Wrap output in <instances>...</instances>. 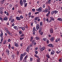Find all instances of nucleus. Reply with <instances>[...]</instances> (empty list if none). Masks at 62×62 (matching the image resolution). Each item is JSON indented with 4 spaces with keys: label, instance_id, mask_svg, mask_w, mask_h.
<instances>
[{
    "label": "nucleus",
    "instance_id": "18",
    "mask_svg": "<svg viewBox=\"0 0 62 62\" xmlns=\"http://www.w3.org/2000/svg\"><path fill=\"white\" fill-rule=\"evenodd\" d=\"M16 20L18 21H20V20H21V19L20 18V17L18 16H17L16 17Z\"/></svg>",
    "mask_w": 62,
    "mask_h": 62
},
{
    "label": "nucleus",
    "instance_id": "47",
    "mask_svg": "<svg viewBox=\"0 0 62 62\" xmlns=\"http://www.w3.org/2000/svg\"><path fill=\"white\" fill-rule=\"evenodd\" d=\"M0 37H3V33L2 32H1V33L0 35Z\"/></svg>",
    "mask_w": 62,
    "mask_h": 62
},
{
    "label": "nucleus",
    "instance_id": "19",
    "mask_svg": "<svg viewBox=\"0 0 62 62\" xmlns=\"http://www.w3.org/2000/svg\"><path fill=\"white\" fill-rule=\"evenodd\" d=\"M35 41H36V39H33V40H32V41H31V42H32V44H34V43L35 42Z\"/></svg>",
    "mask_w": 62,
    "mask_h": 62
},
{
    "label": "nucleus",
    "instance_id": "35",
    "mask_svg": "<svg viewBox=\"0 0 62 62\" xmlns=\"http://www.w3.org/2000/svg\"><path fill=\"white\" fill-rule=\"evenodd\" d=\"M28 58V55H27L25 57H24V59H25L26 60V59Z\"/></svg>",
    "mask_w": 62,
    "mask_h": 62
},
{
    "label": "nucleus",
    "instance_id": "42",
    "mask_svg": "<svg viewBox=\"0 0 62 62\" xmlns=\"http://www.w3.org/2000/svg\"><path fill=\"white\" fill-rule=\"evenodd\" d=\"M22 29L23 31H24L25 30V28L24 27H23L22 28Z\"/></svg>",
    "mask_w": 62,
    "mask_h": 62
},
{
    "label": "nucleus",
    "instance_id": "46",
    "mask_svg": "<svg viewBox=\"0 0 62 62\" xmlns=\"http://www.w3.org/2000/svg\"><path fill=\"white\" fill-rule=\"evenodd\" d=\"M47 8H48V9H49V10H50L51 9L50 8V7L49 6H47Z\"/></svg>",
    "mask_w": 62,
    "mask_h": 62
},
{
    "label": "nucleus",
    "instance_id": "8",
    "mask_svg": "<svg viewBox=\"0 0 62 62\" xmlns=\"http://www.w3.org/2000/svg\"><path fill=\"white\" fill-rule=\"evenodd\" d=\"M6 2V0H2L0 2V4L1 5L5 3Z\"/></svg>",
    "mask_w": 62,
    "mask_h": 62
},
{
    "label": "nucleus",
    "instance_id": "33",
    "mask_svg": "<svg viewBox=\"0 0 62 62\" xmlns=\"http://www.w3.org/2000/svg\"><path fill=\"white\" fill-rule=\"evenodd\" d=\"M23 56H22L21 55H20V61H22V60H23Z\"/></svg>",
    "mask_w": 62,
    "mask_h": 62
},
{
    "label": "nucleus",
    "instance_id": "63",
    "mask_svg": "<svg viewBox=\"0 0 62 62\" xmlns=\"http://www.w3.org/2000/svg\"><path fill=\"white\" fill-rule=\"evenodd\" d=\"M8 48L9 49H10V44H9V46H8Z\"/></svg>",
    "mask_w": 62,
    "mask_h": 62
},
{
    "label": "nucleus",
    "instance_id": "39",
    "mask_svg": "<svg viewBox=\"0 0 62 62\" xmlns=\"http://www.w3.org/2000/svg\"><path fill=\"white\" fill-rule=\"evenodd\" d=\"M32 31H36V28L35 27H34L33 28Z\"/></svg>",
    "mask_w": 62,
    "mask_h": 62
},
{
    "label": "nucleus",
    "instance_id": "17",
    "mask_svg": "<svg viewBox=\"0 0 62 62\" xmlns=\"http://www.w3.org/2000/svg\"><path fill=\"white\" fill-rule=\"evenodd\" d=\"M42 32V27H40L39 30V32L40 33V32Z\"/></svg>",
    "mask_w": 62,
    "mask_h": 62
},
{
    "label": "nucleus",
    "instance_id": "55",
    "mask_svg": "<svg viewBox=\"0 0 62 62\" xmlns=\"http://www.w3.org/2000/svg\"><path fill=\"white\" fill-rule=\"evenodd\" d=\"M24 39V38L23 37H21L20 38V40H23V39Z\"/></svg>",
    "mask_w": 62,
    "mask_h": 62
},
{
    "label": "nucleus",
    "instance_id": "25",
    "mask_svg": "<svg viewBox=\"0 0 62 62\" xmlns=\"http://www.w3.org/2000/svg\"><path fill=\"white\" fill-rule=\"evenodd\" d=\"M8 19V18L7 17H5L3 18V20L4 21H7Z\"/></svg>",
    "mask_w": 62,
    "mask_h": 62
},
{
    "label": "nucleus",
    "instance_id": "1",
    "mask_svg": "<svg viewBox=\"0 0 62 62\" xmlns=\"http://www.w3.org/2000/svg\"><path fill=\"white\" fill-rule=\"evenodd\" d=\"M34 56L35 57H36V58H38V59H37V62H40V58H39V57L36 54H35Z\"/></svg>",
    "mask_w": 62,
    "mask_h": 62
},
{
    "label": "nucleus",
    "instance_id": "57",
    "mask_svg": "<svg viewBox=\"0 0 62 62\" xmlns=\"http://www.w3.org/2000/svg\"><path fill=\"white\" fill-rule=\"evenodd\" d=\"M3 37H1V42L2 41V40H3Z\"/></svg>",
    "mask_w": 62,
    "mask_h": 62
},
{
    "label": "nucleus",
    "instance_id": "60",
    "mask_svg": "<svg viewBox=\"0 0 62 62\" xmlns=\"http://www.w3.org/2000/svg\"><path fill=\"white\" fill-rule=\"evenodd\" d=\"M9 34L10 36H12V34L10 32Z\"/></svg>",
    "mask_w": 62,
    "mask_h": 62
},
{
    "label": "nucleus",
    "instance_id": "26",
    "mask_svg": "<svg viewBox=\"0 0 62 62\" xmlns=\"http://www.w3.org/2000/svg\"><path fill=\"white\" fill-rule=\"evenodd\" d=\"M57 20H58V21H62V19L61 18H58L57 19Z\"/></svg>",
    "mask_w": 62,
    "mask_h": 62
},
{
    "label": "nucleus",
    "instance_id": "51",
    "mask_svg": "<svg viewBox=\"0 0 62 62\" xmlns=\"http://www.w3.org/2000/svg\"><path fill=\"white\" fill-rule=\"evenodd\" d=\"M35 53L36 54H37L38 53V52L37 51H35Z\"/></svg>",
    "mask_w": 62,
    "mask_h": 62
},
{
    "label": "nucleus",
    "instance_id": "58",
    "mask_svg": "<svg viewBox=\"0 0 62 62\" xmlns=\"http://www.w3.org/2000/svg\"><path fill=\"white\" fill-rule=\"evenodd\" d=\"M34 22L35 24H37V23H38V22H37V21H34Z\"/></svg>",
    "mask_w": 62,
    "mask_h": 62
},
{
    "label": "nucleus",
    "instance_id": "14",
    "mask_svg": "<svg viewBox=\"0 0 62 62\" xmlns=\"http://www.w3.org/2000/svg\"><path fill=\"white\" fill-rule=\"evenodd\" d=\"M50 33L51 34H53L54 33V31H53V29L52 28H51L50 29Z\"/></svg>",
    "mask_w": 62,
    "mask_h": 62
},
{
    "label": "nucleus",
    "instance_id": "45",
    "mask_svg": "<svg viewBox=\"0 0 62 62\" xmlns=\"http://www.w3.org/2000/svg\"><path fill=\"white\" fill-rule=\"evenodd\" d=\"M47 57L49 59H50V56H49V55L48 54H47L46 55Z\"/></svg>",
    "mask_w": 62,
    "mask_h": 62
},
{
    "label": "nucleus",
    "instance_id": "54",
    "mask_svg": "<svg viewBox=\"0 0 62 62\" xmlns=\"http://www.w3.org/2000/svg\"><path fill=\"white\" fill-rule=\"evenodd\" d=\"M46 18H44L43 19V21L44 22H46Z\"/></svg>",
    "mask_w": 62,
    "mask_h": 62
},
{
    "label": "nucleus",
    "instance_id": "6",
    "mask_svg": "<svg viewBox=\"0 0 62 62\" xmlns=\"http://www.w3.org/2000/svg\"><path fill=\"white\" fill-rule=\"evenodd\" d=\"M40 27L39 26V24H37L36 25V28L37 30H39V29Z\"/></svg>",
    "mask_w": 62,
    "mask_h": 62
},
{
    "label": "nucleus",
    "instance_id": "13",
    "mask_svg": "<svg viewBox=\"0 0 62 62\" xmlns=\"http://www.w3.org/2000/svg\"><path fill=\"white\" fill-rule=\"evenodd\" d=\"M48 47H54V45L52 44H49L48 45Z\"/></svg>",
    "mask_w": 62,
    "mask_h": 62
},
{
    "label": "nucleus",
    "instance_id": "31",
    "mask_svg": "<svg viewBox=\"0 0 62 62\" xmlns=\"http://www.w3.org/2000/svg\"><path fill=\"white\" fill-rule=\"evenodd\" d=\"M13 16H10L9 19V20L11 21V20H12V19H13Z\"/></svg>",
    "mask_w": 62,
    "mask_h": 62
},
{
    "label": "nucleus",
    "instance_id": "64",
    "mask_svg": "<svg viewBox=\"0 0 62 62\" xmlns=\"http://www.w3.org/2000/svg\"><path fill=\"white\" fill-rule=\"evenodd\" d=\"M37 4H39V1H38L37 2Z\"/></svg>",
    "mask_w": 62,
    "mask_h": 62
},
{
    "label": "nucleus",
    "instance_id": "52",
    "mask_svg": "<svg viewBox=\"0 0 62 62\" xmlns=\"http://www.w3.org/2000/svg\"><path fill=\"white\" fill-rule=\"evenodd\" d=\"M25 2H26V0H23V3H25Z\"/></svg>",
    "mask_w": 62,
    "mask_h": 62
},
{
    "label": "nucleus",
    "instance_id": "34",
    "mask_svg": "<svg viewBox=\"0 0 62 62\" xmlns=\"http://www.w3.org/2000/svg\"><path fill=\"white\" fill-rule=\"evenodd\" d=\"M48 9L47 8L45 9L44 10V12H47L48 11Z\"/></svg>",
    "mask_w": 62,
    "mask_h": 62
},
{
    "label": "nucleus",
    "instance_id": "50",
    "mask_svg": "<svg viewBox=\"0 0 62 62\" xmlns=\"http://www.w3.org/2000/svg\"><path fill=\"white\" fill-rule=\"evenodd\" d=\"M24 36V34L23 33H22L20 37H23Z\"/></svg>",
    "mask_w": 62,
    "mask_h": 62
},
{
    "label": "nucleus",
    "instance_id": "40",
    "mask_svg": "<svg viewBox=\"0 0 62 62\" xmlns=\"http://www.w3.org/2000/svg\"><path fill=\"white\" fill-rule=\"evenodd\" d=\"M12 57L13 58L12 59H14V57H15V55L14 54H13L12 55Z\"/></svg>",
    "mask_w": 62,
    "mask_h": 62
},
{
    "label": "nucleus",
    "instance_id": "56",
    "mask_svg": "<svg viewBox=\"0 0 62 62\" xmlns=\"http://www.w3.org/2000/svg\"><path fill=\"white\" fill-rule=\"evenodd\" d=\"M30 61H31H31H32L33 60V58H30Z\"/></svg>",
    "mask_w": 62,
    "mask_h": 62
},
{
    "label": "nucleus",
    "instance_id": "49",
    "mask_svg": "<svg viewBox=\"0 0 62 62\" xmlns=\"http://www.w3.org/2000/svg\"><path fill=\"white\" fill-rule=\"evenodd\" d=\"M24 7H26V6H27V3H24Z\"/></svg>",
    "mask_w": 62,
    "mask_h": 62
},
{
    "label": "nucleus",
    "instance_id": "4",
    "mask_svg": "<svg viewBox=\"0 0 62 62\" xmlns=\"http://www.w3.org/2000/svg\"><path fill=\"white\" fill-rule=\"evenodd\" d=\"M50 13H51L50 11H48V13H47V14L46 15V17H49V16L50 14Z\"/></svg>",
    "mask_w": 62,
    "mask_h": 62
},
{
    "label": "nucleus",
    "instance_id": "38",
    "mask_svg": "<svg viewBox=\"0 0 62 62\" xmlns=\"http://www.w3.org/2000/svg\"><path fill=\"white\" fill-rule=\"evenodd\" d=\"M7 42V40L5 39L3 43V44H5Z\"/></svg>",
    "mask_w": 62,
    "mask_h": 62
},
{
    "label": "nucleus",
    "instance_id": "48",
    "mask_svg": "<svg viewBox=\"0 0 62 62\" xmlns=\"http://www.w3.org/2000/svg\"><path fill=\"white\" fill-rule=\"evenodd\" d=\"M32 32H33L32 34L34 35H35L36 31H32Z\"/></svg>",
    "mask_w": 62,
    "mask_h": 62
},
{
    "label": "nucleus",
    "instance_id": "32",
    "mask_svg": "<svg viewBox=\"0 0 62 62\" xmlns=\"http://www.w3.org/2000/svg\"><path fill=\"white\" fill-rule=\"evenodd\" d=\"M35 39L36 40H39L40 38H39V37H36L35 38Z\"/></svg>",
    "mask_w": 62,
    "mask_h": 62
},
{
    "label": "nucleus",
    "instance_id": "28",
    "mask_svg": "<svg viewBox=\"0 0 62 62\" xmlns=\"http://www.w3.org/2000/svg\"><path fill=\"white\" fill-rule=\"evenodd\" d=\"M33 38L31 36V39H30V41L31 42L33 40Z\"/></svg>",
    "mask_w": 62,
    "mask_h": 62
},
{
    "label": "nucleus",
    "instance_id": "11",
    "mask_svg": "<svg viewBox=\"0 0 62 62\" xmlns=\"http://www.w3.org/2000/svg\"><path fill=\"white\" fill-rule=\"evenodd\" d=\"M54 37H51V38L50 39L51 40V42H53V41H54Z\"/></svg>",
    "mask_w": 62,
    "mask_h": 62
},
{
    "label": "nucleus",
    "instance_id": "62",
    "mask_svg": "<svg viewBox=\"0 0 62 62\" xmlns=\"http://www.w3.org/2000/svg\"><path fill=\"white\" fill-rule=\"evenodd\" d=\"M9 7L10 8H11V7H12V5H11V4H10L9 5Z\"/></svg>",
    "mask_w": 62,
    "mask_h": 62
},
{
    "label": "nucleus",
    "instance_id": "27",
    "mask_svg": "<svg viewBox=\"0 0 62 62\" xmlns=\"http://www.w3.org/2000/svg\"><path fill=\"white\" fill-rule=\"evenodd\" d=\"M54 13L55 14H57V13H58V11H57L56 10H54Z\"/></svg>",
    "mask_w": 62,
    "mask_h": 62
},
{
    "label": "nucleus",
    "instance_id": "16",
    "mask_svg": "<svg viewBox=\"0 0 62 62\" xmlns=\"http://www.w3.org/2000/svg\"><path fill=\"white\" fill-rule=\"evenodd\" d=\"M60 41V38H57L55 40V42H57L58 41Z\"/></svg>",
    "mask_w": 62,
    "mask_h": 62
},
{
    "label": "nucleus",
    "instance_id": "20",
    "mask_svg": "<svg viewBox=\"0 0 62 62\" xmlns=\"http://www.w3.org/2000/svg\"><path fill=\"white\" fill-rule=\"evenodd\" d=\"M26 53L25 52L23 54H21V55L22 56H25L26 55Z\"/></svg>",
    "mask_w": 62,
    "mask_h": 62
},
{
    "label": "nucleus",
    "instance_id": "9",
    "mask_svg": "<svg viewBox=\"0 0 62 62\" xmlns=\"http://www.w3.org/2000/svg\"><path fill=\"white\" fill-rule=\"evenodd\" d=\"M13 28L15 29V30H18L19 28L17 26H14L13 27Z\"/></svg>",
    "mask_w": 62,
    "mask_h": 62
},
{
    "label": "nucleus",
    "instance_id": "3",
    "mask_svg": "<svg viewBox=\"0 0 62 62\" xmlns=\"http://www.w3.org/2000/svg\"><path fill=\"white\" fill-rule=\"evenodd\" d=\"M46 21L47 23H50V22H52V20L51 19L49 20V18H46Z\"/></svg>",
    "mask_w": 62,
    "mask_h": 62
},
{
    "label": "nucleus",
    "instance_id": "15",
    "mask_svg": "<svg viewBox=\"0 0 62 62\" xmlns=\"http://www.w3.org/2000/svg\"><path fill=\"white\" fill-rule=\"evenodd\" d=\"M51 0H48L46 2V4H51Z\"/></svg>",
    "mask_w": 62,
    "mask_h": 62
},
{
    "label": "nucleus",
    "instance_id": "10",
    "mask_svg": "<svg viewBox=\"0 0 62 62\" xmlns=\"http://www.w3.org/2000/svg\"><path fill=\"white\" fill-rule=\"evenodd\" d=\"M29 50H30V47L29 46H28L27 49H26V51L27 52H29Z\"/></svg>",
    "mask_w": 62,
    "mask_h": 62
},
{
    "label": "nucleus",
    "instance_id": "36",
    "mask_svg": "<svg viewBox=\"0 0 62 62\" xmlns=\"http://www.w3.org/2000/svg\"><path fill=\"white\" fill-rule=\"evenodd\" d=\"M31 12L29 13L28 16L29 18H30V17H31Z\"/></svg>",
    "mask_w": 62,
    "mask_h": 62
},
{
    "label": "nucleus",
    "instance_id": "22",
    "mask_svg": "<svg viewBox=\"0 0 62 62\" xmlns=\"http://www.w3.org/2000/svg\"><path fill=\"white\" fill-rule=\"evenodd\" d=\"M18 32L19 35H21V34H22V33H23L22 31L20 30H19L18 31Z\"/></svg>",
    "mask_w": 62,
    "mask_h": 62
},
{
    "label": "nucleus",
    "instance_id": "53",
    "mask_svg": "<svg viewBox=\"0 0 62 62\" xmlns=\"http://www.w3.org/2000/svg\"><path fill=\"white\" fill-rule=\"evenodd\" d=\"M54 13V11H53L51 12V14L52 15H53Z\"/></svg>",
    "mask_w": 62,
    "mask_h": 62
},
{
    "label": "nucleus",
    "instance_id": "29",
    "mask_svg": "<svg viewBox=\"0 0 62 62\" xmlns=\"http://www.w3.org/2000/svg\"><path fill=\"white\" fill-rule=\"evenodd\" d=\"M23 61L24 62H28V61H29L24 59L23 60Z\"/></svg>",
    "mask_w": 62,
    "mask_h": 62
},
{
    "label": "nucleus",
    "instance_id": "5",
    "mask_svg": "<svg viewBox=\"0 0 62 62\" xmlns=\"http://www.w3.org/2000/svg\"><path fill=\"white\" fill-rule=\"evenodd\" d=\"M45 46H43L40 49L41 51V52H43L45 50Z\"/></svg>",
    "mask_w": 62,
    "mask_h": 62
},
{
    "label": "nucleus",
    "instance_id": "43",
    "mask_svg": "<svg viewBox=\"0 0 62 62\" xmlns=\"http://www.w3.org/2000/svg\"><path fill=\"white\" fill-rule=\"evenodd\" d=\"M43 40H44V41H46L47 40V39L46 38H44L43 39Z\"/></svg>",
    "mask_w": 62,
    "mask_h": 62
},
{
    "label": "nucleus",
    "instance_id": "2",
    "mask_svg": "<svg viewBox=\"0 0 62 62\" xmlns=\"http://www.w3.org/2000/svg\"><path fill=\"white\" fill-rule=\"evenodd\" d=\"M36 10L38 12H42V9L41 8V7H40L38 9H37Z\"/></svg>",
    "mask_w": 62,
    "mask_h": 62
},
{
    "label": "nucleus",
    "instance_id": "23",
    "mask_svg": "<svg viewBox=\"0 0 62 62\" xmlns=\"http://www.w3.org/2000/svg\"><path fill=\"white\" fill-rule=\"evenodd\" d=\"M54 53H55L54 51V50H52V52L51 53V54L52 55H53V54H54Z\"/></svg>",
    "mask_w": 62,
    "mask_h": 62
},
{
    "label": "nucleus",
    "instance_id": "7",
    "mask_svg": "<svg viewBox=\"0 0 62 62\" xmlns=\"http://www.w3.org/2000/svg\"><path fill=\"white\" fill-rule=\"evenodd\" d=\"M6 52L7 54H8V55H9V54H10V51L9 50H8V49H6Z\"/></svg>",
    "mask_w": 62,
    "mask_h": 62
},
{
    "label": "nucleus",
    "instance_id": "21",
    "mask_svg": "<svg viewBox=\"0 0 62 62\" xmlns=\"http://www.w3.org/2000/svg\"><path fill=\"white\" fill-rule=\"evenodd\" d=\"M14 45L16 47H19V45L17 44L16 43H15Z\"/></svg>",
    "mask_w": 62,
    "mask_h": 62
},
{
    "label": "nucleus",
    "instance_id": "12",
    "mask_svg": "<svg viewBox=\"0 0 62 62\" xmlns=\"http://www.w3.org/2000/svg\"><path fill=\"white\" fill-rule=\"evenodd\" d=\"M20 5L21 6H23V0H21L20 2Z\"/></svg>",
    "mask_w": 62,
    "mask_h": 62
},
{
    "label": "nucleus",
    "instance_id": "61",
    "mask_svg": "<svg viewBox=\"0 0 62 62\" xmlns=\"http://www.w3.org/2000/svg\"><path fill=\"white\" fill-rule=\"evenodd\" d=\"M21 11L20 10H19L18 11V12H19V13H21Z\"/></svg>",
    "mask_w": 62,
    "mask_h": 62
},
{
    "label": "nucleus",
    "instance_id": "44",
    "mask_svg": "<svg viewBox=\"0 0 62 62\" xmlns=\"http://www.w3.org/2000/svg\"><path fill=\"white\" fill-rule=\"evenodd\" d=\"M11 20H12L11 21V23H13V22H14V21H15V20L14 19H13Z\"/></svg>",
    "mask_w": 62,
    "mask_h": 62
},
{
    "label": "nucleus",
    "instance_id": "30",
    "mask_svg": "<svg viewBox=\"0 0 62 62\" xmlns=\"http://www.w3.org/2000/svg\"><path fill=\"white\" fill-rule=\"evenodd\" d=\"M50 18L51 19H50L52 21H54V18H53L52 17H50Z\"/></svg>",
    "mask_w": 62,
    "mask_h": 62
},
{
    "label": "nucleus",
    "instance_id": "24",
    "mask_svg": "<svg viewBox=\"0 0 62 62\" xmlns=\"http://www.w3.org/2000/svg\"><path fill=\"white\" fill-rule=\"evenodd\" d=\"M39 19V17L38 16V17H35L34 19V20L37 21V19Z\"/></svg>",
    "mask_w": 62,
    "mask_h": 62
},
{
    "label": "nucleus",
    "instance_id": "37",
    "mask_svg": "<svg viewBox=\"0 0 62 62\" xmlns=\"http://www.w3.org/2000/svg\"><path fill=\"white\" fill-rule=\"evenodd\" d=\"M40 26H41L42 25V24H43V23H42V22H40Z\"/></svg>",
    "mask_w": 62,
    "mask_h": 62
},
{
    "label": "nucleus",
    "instance_id": "59",
    "mask_svg": "<svg viewBox=\"0 0 62 62\" xmlns=\"http://www.w3.org/2000/svg\"><path fill=\"white\" fill-rule=\"evenodd\" d=\"M46 43H47V44H49V40H47L46 41Z\"/></svg>",
    "mask_w": 62,
    "mask_h": 62
},
{
    "label": "nucleus",
    "instance_id": "41",
    "mask_svg": "<svg viewBox=\"0 0 62 62\" xmlns=\"http://www.w3.org/2000/svg\"><path fill=\"white\" fill-rule=\"evenodd\" d=\"M20 19H23V16L22 15L21 16H20Z\"/></svg>",
    "mask_w": 62,
    "mask_h": 62
}]
</instances>
